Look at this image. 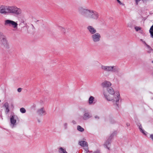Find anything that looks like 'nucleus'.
Wrapping results in <instances>:
<instances>
[{"instance_id":"20e7f679","label":"nucleus","mask_w":153,"mask_h":153,"mask_svg":"<svg viewBox=\"0 0 153 153\" xmlns=\"http://www.w3.org/2000/svg\"><path fill=\"white\" fill-rule=\"evenodd\" d=\"M10 126L11 128H13L16 125V121L18 119V118L16 115L13 114L10 116Z\"/></svg>"},{"instance_id":"2f4dec72","label":"nucleus","mask_w":153,"mask_h":153,"mask_svg":"<svg viewBox=\"0 0 153 153\" xmlns=\"http://www.w3.org/2000/svg\"><path fill=\"white\" fill-rule=\"evenodd\" d=\"M22 89L21 88H19L17 89V91L18 92H20L21 91Z\"/></svg>"},{"instance_id":"4468645a","label":"nucleus","mask_w":153,"mask_h":153,"mask_svg":"<svg viewBox=\"0 0 153 153\" xmlns=\"http://www.w3.org/2000/svg\"><path fill=\"white\" fill-rule=\"evenodd\" d=\"M95 102L94 97L92 96H90L88 100L89 104L90 105L94 104Z\"/></svg>"},{"instance_id":"f03ea898","label":"nucleus","mask_w":153,"mask_h":153,"mask_svg":"<svg viewBox=\"0 0 153 153\" xmlns=\"http://www.w3.org/2000/svg\"><path fill=\"white\" fill-rule=\"evenodd\" d=\"M22 13L21 9L16 6L2 5L0 7V13L4 14L12 13L19 15Z\"/></svg>"},{"instance_id":"72a5a7b5","label":"nucleus","mask_w":153,"mask_h":153,"mask_svg":"<svg viewBox=\"0 0 153 153\" xmlns=\"http://www.w3.org/2000/svg\"><path fill=\"white\" fill-rule=\"evenodd\" d=\"M150 137L153 141V134H151L150 135Z\"/></svg>"},{"instance_id":"f3484780","label":"nucleus","mask_w":153,"mask_h":153,"mask_svg":"<svg viewBox=\"0 0 153 153\" xmlns=\"http://www.w3.org/2000/svg\"><path fill=\"white\" fill-rule=\"evenodd\" d=\"M144 43L147 48V52L148 53L153 52V49L149 45L147 44L145 42H144Z\"/></svg>"},{"instance_id":"5701e85b","label":"nucleus","mask_w":153,"mask_h":153,"mask_svg":"<svg viewBox=\"0 0 153 153\" xmlns=\"http://www.w3.org/2000/svg\"><path fill=\"white\" fill-rule=\"evenodd\" d=\"M110 144V142L108 140L106 141L104 145V146L108 150L109 149V147H108V146Z\"/></svg>"},{"instance_id":"4c0bfd02","label":"nucleus","mask_w":153,"mask_h":153,"mask_svg":"<svg viewBox=\"0 0 153 153\" xmlns=\"http://www.w3.org/2000/svg\"><path fill=\"white\" fill-rule=\"evenodd\" d=\"M152 63H153V60L152 62Z\"/></svg>"},{"instance_id":"c9c22d12","label":"nucleus","mask_w":153,"mask_h":153,"mask_svg":"<svg viewBox=\"0 0 153 153\" xmlns=\"http://www.w3.org/2000/svg\"><path fill=\"white\" fill-rule=\"evenodd\" d=\"M117 1H118V2L120 4H121V2H120V1L119 0H117Z\"/></svg>"},{"instance_id":"473e14b6","label":"nucleus","mask_w":153,"mask_h":153,"mask_svg":"<svg viewBox=\"0 0 153 153\" xmlns=\"http://www.w3.org/2000/svg\"><path fill=\"white\" fill-rule=\"evenodd\" d=\"M94 118L96 119H99V117L97 115L95 116Z\"/></svg>"},{"instance_id":"4be33fe9","label":"nucleus","mask_w":153,"mask_h":153,"mask_svg":"<svg viewBox=\"0 0 153 153\" xmlns=\"http://www.w3.org/2000/svg\"><path fill=\"white\" fill-rule=\"evenodd\" d=\"M108 66L101 65V68L102 70L107 71Z\"/></svg>"},{"instance_id":"f257e3e1","label":"nucleus","mask_w":153,"mask_h":153,"mask_svg":"<svg viewBox=\"0 0 153 153\" xmlns=\"http://www.w3.org/2000/svg\"><path fill=\"white\" fill-rule=\"evenodd\" d=\"M78 11L79 14L87 19H93L97 20L99 17V13L97 11L82 7L78 8Z\"/></svg>"},{"instance_id":"393cba45","label":"nucleus","mask_w":153,"mask_h":153,"mask_svg":"<svg viewBox=\"0 0 153 153\" xmlns=\"http://www.w3.org/2000/svg\"><path fill=\"white\" fill-rule=\"evenodd\" d=\"M20 112L22 113H25L26 112V110L24 108H20Z\"/></svg>"},{"instance_id":"c85d7f7f","label":"nucleus","mask_w":153,"mask_h":153,"mask_svg":"<svg viewBox=\"0 0 153 153\" xmlns=\"http://www.w3.org/2000/svg\"><path fill=\"white\" fill-rule=\"evenodd\" d=\"M59 29L60 30H62V31L64 32L65 30V29L63 27H59Z\"/></svg>"},{"instance_id":"a878e982","label":"nucleus","mask_w":153,"mask_h":153,"mask_svg":"<svg viewBox=\"0 0 153 153\" xmlns=\"http://www.w3.org/2000/svg\"><path fill=\"white\" fill-rule=\"evenodd\" d=\"M63 128L65 129H66L68 128V124L67 123H64L63 125Z\"/></svg>"},{"instance_id":"1a4fd4ad","label":"nucleus","mask_w":153,"mask_h":153,"mask_svg":"<svg viewBox=\"0 0 153 153\" xmlns=\"http://www.w3.org/2000/svg\"><path fill=\"white\" fill-rule=\"evenodd\" d=\"M101 85L103 88H108L111 85V83L110 81H105L102 83Z\"/></svg>"},{"instance_id":"b1692460","label":"nucleus","mask_w":153,"mask_h":153,"mask_svg":"<svg viewBox=\"0 0 153 153\" xmlns=\"http://www.w3.org/2000/svg\"><path fill=\"white\" fill-rule=\"evenodd\" d=\"M77 129L78 131L81 132L84 131V129L80 126H77Z\"/></svg>"},{"instance_id":"f704fd0d","label":"nucleus","mask_w":153,"mask_h":153,"mask_svg":"<svg viewBox=\"0 0 153 153\" xmlns=\"http://www.w3.org/2000/svg\"><path fill=\"white\" fill-rule=\"evenodd\" d=\"M126 125L127 126H130V124L129 123H127L126 124Z\"/></svg>"},{"instance_id":"a211bd4d","label":"nucleus","mask_w":153,"mask_h":153,"mask_svg":"<svg viewBox=\"0 0 153 153\" xmlns=\"http://www.w3.org/2000/svg\"><path fill=\"white\" fill-rule=\"evenodd\" d=\"M139 128V129L140 130V131L144 135H146L147 134V132L145 131L144 129H143L141 125L140 124V125H138Z\"/></svg>"},{"instance_id":"f8f14e48","label":"nucleus","mask_w":153,"mask_h":153,"mask_svg":"<svg viewBox=\"0 0 153 153\" xmlns=\"http://www.w3.org/2000/svg\"><path fill=\"white\" fill-rule=\"evenodd\" d=\"M107 69L108 72H115L117 70V68L114 66H108Z\"/></svg>"},{"instance_id":"39448f33","label":"nucleus","mask_w":153,"mask_h":153,"mask_svg":"<svg viewBox=\"0 0 153 153\" xmlns=\"http://www.w3.org/2000/svg\"><path fill=\"white\" fill-rule=\"evenodd\" d=\"M101 36L100 33H96L92 35L91 36V39L92 41L94 43H97L100 40Z\"/></svg>"},{"instance_id":"7ed1b4c3","label":"nucleus","mask_w":153,"mask_h":153,"mask_svg":"<svg viewBox=\"0 0 153 153\" xmlns=\"http://www.w3.org/2000/svg\"><path fill=\"white\" fill-rule=\"evenodd\" d=\"M107 100L112 101V102L118 105L120 99V95L119 92L116 91L114 94H106L104 96Z\"/></svg>"},{"instance_id":"bb28decb","label":"nucleus","mask_w":153,"mask_h":153,"mask_svg":"<svg viewBox=\"0 0 153 153\" xmlns=\"http://www.w3.org/2000/svg\"><path fill=\"white\" fill-rule=\"evenodd\" d=\"M134 28L137 31H141V28L139 27L135 26L134 27Z\"/></svg>"},{"instance_id":"0eeeda50","label":"nucleus","mask_w":153,"mask_h":153,"mask_svg":"<svg viewBox=\"0 0 153 153\" xmlns=\"http://www.w3.org/2000/svg\"><path fill=\"white\" fill-rule=\"evenodd\" d=\"M87 29L89 33L92 35L97 33L96 29L92 26H88L87 27Z\"/></svg>"},{"instance_id":"2eb2a0df","label":"nucleus","mask_w":153,"mask_h":153,"mask_svg":"<svg viewBox=\"0 0 153 153\" xmlns=\"http://www.w3.org/2000/svg\"><path fill=\"white\" fill-rule=\"evenodd\" d=\"M3 106L5 108V112L6 114H7L10 111L9 108V105L8 103L7 102L5 103L4 104Z\"/></svg>"},{"instance_id":"c756f323","label":"nucleus","mask_w":153,"mask_h":153,"mask_svg":"<svg viewBox=\"0 0 153 153\" xmlns=\"http://www.w3.org/2000/svg\"><path fill=\"white\" fill-rule=\"evenodd\" d=\"M153 31V25H152L151 27L149 30V32H150V31Z\"/></svg>"},{"instance_id":"412c9836","label":"nucleus","mask_w":153,"mask_h":153,"mask_svg":"<svg viewBox=\"0 0 153 153\" xmlns=\"http://www.w3.org/2000/svg\"><path fill=\"white\" fill-rule=\"evenodd\" d=\"M58 152L59 153H68L66 150L62 147H60L59 149Z\"/></svg>"},{"instance_id":"6e6552de","label":"nucleus","mask_w":153,"mask_h":153,"mask_svg":"<svg viewBox=\"0 0 153 153\" xmlns=\"http://www.w3.org/2000/svg\"><path fill=\"white\" fill-rule=\"evenodd\" d=\"M36 112L38 114L41 116L45 115L46 114L45 108L43 107L38 109L37 110Z\"/></svg>"},{"instance_id":"cd10ccee","label":"nucleus","mask_w":153,"mask_h":153,"mask_svg":"<svg viewBox=\"0 0 153 153\" xmlns=\"http://www.w3.org/2000/svg\"><path fill=\"white\" fill-rule=\"evenodd\" d=\"M88 146H86V147H85L84 148V149L85 150L86 153H87L88 152H89Z\"/></svg>"},{"instance_id":"e433bc0d","label":"nucleus","mask_w":153,"mask_h":153,"mask_svg":"<svg viewBox=\"0 0 153 153\" xmlns=\"http://www.w3.org/2000/svg\"><path fill=\"white\" fill-rule=\"evenodd\" d=\"M93 153H99L98 152H94Z\"/></svg>"},{"instance_id":"ddd939ff","label":"nucleus","mask_w":153,"mask_h":153,"mask_svg":"<svg viewBox=\"0 0 153 153\" xmlns=\"http://www.w3.org/2000/svg\"><path fill=\"white\" fill-rule=\"evenodd\" d=\"M92 117V115L89 112L85 113L82 117V118L84 120H86Z\"/></svg>"},{"instance_id":"7c9ffc66","label":"nucleus","mask_w":153,"mask_h":153,"mask_svg":"<svg viewBox=\"0 0 153 153\" xmlns=\"http://www.w3.org/2000/svg\"><path fill=\"white\" fill-rule=\"evenodd\" d=\"M150 33L151 37L153 38V31H150Z\"/></svg>"},{"instance_id":"9d476101","label":"nucleus","mask_w":153,"mask_h":153,"mask_svg":"<svg viewBox=\"0 0 153 153\" xmlns=\"http://www.w3.org/2000/svg\"><path fill=\"white\" fill-rule=\"evenodd\" d=\"M115 92L113 88L111 87L108 88L106 91L104 92V96L106 95V94H114Z\"/></svg>"},{"instance_id":"dca6fc26","label":"nucleus","mask_w":153,"mask_h":153,"mask_svg":"<svg viewBox=\"0 0 153 153\" xmlns=\"http://www.w3.org/2000/svg\"><path fill=\"white\" fill-rule=\"evenodd\" d=\"M79 144L83 148L85 147L86 146H88V143L85 141H81L79 142Z\"/></svg>"},{"instance_id":"9b49d317","label":"nucleus","mask_w":153,"mask_h":153,"mask_svg":"<svg viewBox=\"0 0 153 153\" xmlns=\"http://www.w3.org/2000/svg\"><path fill=\"white\" fill-rule=\"evenodd\" d=\"M1 39L2 44L4 46H7L8 44L5 37L4 36H2Z\"/></svg>"},{"instance_id":"423d86ee","label":"nucleus","mask_w":153,"mask_h":153,"mask_svg":"<svg viewBox=\"0 0 153 153\" xmlns=\"http://www.w3.org/2000/svg\"><path fill=\"white\" fill-rule=\"evenodd\" d=\"M4 24L6 25L12 26L14 28L17 29L18 27V24L12 20H7L5 21Z\"/></svg>"},{"instance_id":"6ab92c4d","label":"nucleus","mask_w":153,"mask_h":153,"mask_svg":"<svg viewBox=\"0 0 153 153\" xmlns=\"http://www.w3.org/2000/svg\"><path fill=\"white\" fill-rule=\"evenodd\" d=\"M139 128V129L140 130V131L144 135H146L147 134V132L145 131L144 129H143L141 125L140 124V125H138Z\"/></svg>"},{"instance_id":"aec40b11","label":"nucleus","mask_w":153,"mask_h":153,"mask_svg":"<svg viewBox=\"0 0 153 153\" xmlns=\"http://www.w3.org/2000/svg\"><path fill=\"white\" fill-rule=\"evenodd\" d=\"M139 128V129L140 130V131L144 135H146L147 134V132L145 131L144 129H143L141 125L140 124V125H138Z\"/></svg>"}]
</instances>
